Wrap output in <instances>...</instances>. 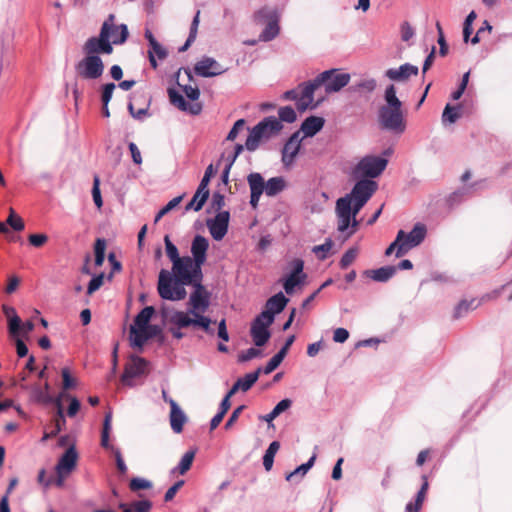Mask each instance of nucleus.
<instances>
[{
    "instance_id": "obj_1",
    "label": "nucleus",
    "mask_w": 512,
    "mask_h": 512,
    "mask_svg": "<svg viewBox=\"0 0 512 512\" xmlns=\"http://www.w3.org/2000/svg\"><path fill=\"white\" fill-rule=\"evenodd\" d=\"M391 153L392 151L387 149L383 155L367 154L361 157L351 169L350 175L358 181L350 193L336 201L335 213L339 232L348 231L347 236L355 233L358 226L356 216L377 191L378 184L373 179L384 172Z\"/></svg>"
},
{
    "instance_id": "obj_2",
    "label": "nucleus",
    "mask_w": 512,
    "mask_h": 512,
    "mask_svg": "<svg viewBox=\"0 0 512 512\" xmlns=\"http://www.w3.org/2000/svg\"><path fill=\"white\" fill-rule=\"evenodd\" d=\"M202 279V267L191 257L184 256L172 265V272L165 269L160 271L157 290L164 300L180 301L187 295L185 286H193L202 282Z\"/></svg>"
},
{
    "instance_id": "obj_3",
    "label": "nucleus",
    "mask_w": 512,
    "mask_h": 512,
    "mask_svg": "<svg viewBox=\"0 0 512 512\" xmlns=\"http://www.w3.org/2000/svg\"><path fill=\"white\" fill-rule=\"evenodd\" d=\"M193 292L189 297L188 311H174L173 321L179 326H192L201 328L206 333H213L211 329L212 320L204 313L210 306L211 293L200 283L193 285Z\"/></svg>"
},
{
    "instance_id": "obj_4",
    "label": "nucleus",
    "mask_w": 512,
    "mask_h": 512,
    "mask_svg": "<svg viewBox=\"0 0 512 512\" xmlns=\"http://www.w3.org/2000/svg\"><path fill=\"white\" fill-rule=\"evenodd\" d=\"M402 102L397 97L396 87L391 84L384 92V104L379 108L378 121L380 126L396 134H402L406 129V121Z\"/></svg>"
},
{
    "instance_id": "obj_5",
    "label": "nucleus",
    "mask_w": 512,
    "mask_h": 512,
    "mask_svg": "<svg viewBox=\"0 0 512 512\" xmlns=\"http://www.w3.org/2000/svg\"><path fill=\"white\" fill-rule=\"evenodd\" d=\"M283 128L282 123L274 116L266 117L250 131L245 147L248 151H255L262 140L278 134Z\"/></svg>"
},
{
    "instance_id": "obj_6",
    "label": "nucleus",
    "mask_w": 512,
    "mask_h": 512,
    "mask_svg": "<svg viewBox=\"0 0 512 512\" xmlns=\"http://www.w3.org/2000/svg\"><path fill=\"white\" fill-rule=\"evenodd\" d=\"M75 74L77 78L86 81L98 80L104 73V62L99 55L85 54L75 64Z\"/></svg>"
},
{
    "instance_id": "obj_7",
    "label": "nucleus",
    "mask_w": 512,
    "mask_h": 512,
    "mask_svg": "<svg viewBox=\"0 0 512 512\" xmlns=\"http://www.w3.org/2000/svg\"><path fill=\"white\" fill-rule=\"evenodd\" d=\"M155 310L152 306L142 309L135 317L134 324L130 327V341L133 347L142 348L147 341L146 330Z\"/></svg>"
},
{
    "instance_id": "obj_8",
    "label": "nucleus",
    "mask_w": 512,
    "mask_h": 512,
    "mask_svg": "<svg viewBox=\"0 0 512 512\" xmlns=\"http://www.w3.org/2000/svg\"><path fill=\"white\" fill-rule=\"evenodd\" d=\"M350 74L339 72L336 69L320 73L316 79L319 86H324L326 93H335L345 87L350 81Z\"/></svg>"
},
{
    "instance_id": "obj_9",
    "label": "nucleus",
    "mask_w": 512,
    "mask_h": 512,
    "mask_svg": "<svg viewBox=\"0 0 512 512\" xmlns=\"http://www.w3.org/2000/svg\"><path fill=\"white\" fill-rule=\"evenodd\" d=\"M273 324V318L266 313H260L252 322L250 334L254 344L258 347L265 345L270 339L269 327Z\"/></svg>"
},
{
    "instance_id": "obj_10",
    "label": "nucleus",
    "mask_w": 512,
    "mask_h": 512,
    "mask_svg": "<svg viewBox=\"0 0 512 512\" xmlns=\"http://www.w3.org/2000/svg\"><path fill=\"white\" fill-rule=\"evenodd\" d=\"M426 233V226L421 223H417L409 233L404 232L399 249L395 253L396 257L399 258L412 248L420 245L425 239Z\"/></svg>"
},
{
    "instance_id": "obj_11",
    "label": "nucleus",
    "mask_w": 512,
    "mask_h": 512,
    "mask_svg": "<svg viewBox=\"0 0 512 512\" xmlns=\"http://www.w3.org/2000/svg\"><path fill=\"white\" fill-rule=\"evenodd\" d=\"M106 27H101L99 36L90 37L83 46L84 54L99 55L106 54L110 55L113 52V46L111 42L107 40Z\"/></svg>"
},
{
    "instance_id": "obj_12",
    "label": "nucleus",
    "mask_w": 512,
    "mask_h": 512,
    "mask_svg": "<svg viewBox=\"0 0 512 512\" xmlns=\"http://www.w3.org/2000/svg\"><path fill=\"white\" fill-rule=\"evenodd\" d=\"M147 362L140 357L132 356L125 366L121 381L126 386H133L134 379L146 373Z\"/></svg>"
},
{
    "instance_id": "obj_13",
    "label": "nucleus",
    "mask_w": 512,
    "mask_h": 512,
    "mask_svg": "<svg viewBox=\"0 0 512 512\" xmlns=\"http://www.w3.org/2000/svg\"><path fill=\"white\" fill-rule=\"evenodd\" d=\"M114 20L115 16L110 14L102 25V27L107 28V40L111 42V46L123 44L128 38L127 25H115Z\"/></svg>"
},
{
    "instance_id": "obj_14",
    "label": "nucleus",
    "mask_w": 512,
    "mask_h": 512,
    "mask_svg": "<svg viewBox=\"0 0 512 512\" xmlns=\"http://www.w3.org/2000/svg\"><path fill=\"white\" fill-rule=\"evenodd\" d=\"M230 214L228 211H221L213 219L207 220V227L212 238L216 241L222 240L228 231Z\"/></svg>"
},
{
    "instance_id": "obj_15",
    "label": "nucleus",
    "mask_w": 512,
    "mask_h": 512,
    "mask_svg": "<svg viewBox=\"0 0 512 512\" xmlns=\"http://www.w3.org/2000/svg\"><path fill=\"white\" fill-rule=\"evenodd\" d=\"M293 270L286 277L283 283L284 290L287 294H292L298 285H303L306 280V274L303 273L304 262L301 259H295L292 262Z\"/></svg>"
},
{
    "instance_id": "obj_16",
    "label": "nucleus",
    "mask_w": 512,
    "mask_h": 512,
    "mask_svg": "<svg viewBox=\"0 0 512 512\" xmlns=\"http://www.w3.org/2000/svg\"><path fill=\"white\" fill-rule=\"evenodd\" d=\"M145 38L147 39L149 43V50H148V58L151 66L156 69L158 67L157 60H164L168 52L166 48L160 44L156 38L154 37L153 33L149 30H145Z\"/></svg>"
},
{
    "instance_id": "obj_17",
    "label": "nucleus",
    "mask_w": 512,
    "mask_h": 512,
    "mask_svg": "<svg viewBox=\"0 0 512 512\" xmlns=\"http://www.w3.org/2000/svg\"><path fill=\"white\" fill-rule=\"evenodd\" d=\"M303 137L300 136V132H295L288 139L282 150V162L286 167L291 166L300 150L301 142Z\"/></svg>"
},
{
    "instance_id": "obj_18",
    "label": "nucleus",
    "mask_w": 512,
    "mask_h": 512,
    "mask_svg": "<svg viewBox=\"0 0 512 512\" xmlns=\"http://www.w3.org/2000/svg\"><path fill=\"white\" fill-rule=\"evenodd\" d=\"M194 71L201 77H213L223 73L224 69L215 59L204 57L196 63Z\"/></svg>"
},
{
    "instance_id": "obj_19",
    "label": "nucleus",
    "mask_w": 512,
    "mask_h": 512,
    "mask_svg": "<svg viewBox=\"0 0 512 512\" xmlns=\"http://www.w3.org/2000/svg\"><path fill=\"white\" fill-rule=\"evenodd\" d=\"M78 458L79 455L75 445H71L59 458L55 471L71 474L77 466Z\"/></svg>"
},
{
    "instance_id": "obj_20",
    "label": "nucleus",
    "mask_w": 512,
    "mask_h": 512,
    "mask_svg": "<svg viewBox=\"0 0 512 512\" xmlns=\"http://www.w3.org/2000/svg\"><path fill=\"white\" fill-rule=\"evenodd\" d=\"M320 87L319 84H317V79L315 78L312 82L305 84L302 88L300 93L298 92L297 98V109L299 111H305L306 109L310 107H314V92L315 90Z\"/></svg>"
},
{
    "instance_id": "obj_21",
    "label": "nucleus",
    "mask_w": 512,
    "mask_h": 512,
    "mask_svg": "<svg viewBox=\"0 0 512 512\" xmlns=\"http://www.w3.org/2000/svg\"><path fill=\"white\" fill-rule=\"evenodd\" d=\"M418 74V67L409 63H405L398 68H390L386 70L385 76L391 81L404 82L411 76Z\"/></svg>"
},
{
    "instance_id": "obj_22",
    "label": "nucleus",
    "mask_w": 512,
    "mask_h": 512,
    "mask_svg": "<svg viewBox=\"0 0 512 512\" xmlns=\"http://www.w3.org/2000/svg\"><path fill=\"white\" fill-rule=\"evenodd\" d=\"M209 248L208 240L201 236L196 235L191 244L192 260L199 264L201 267L206 261L207 250Z\"/></svg>"
},
{
    "instance_id": "obj_23",
    "label": "nucleus",
    "mask_w": 512,
    "mask_h": 512,
    "mask_svg": "<svg viewBox=\"0 0 512 512\" xmlns=\"http://www.w3.org/2000/svg\"><path fill=\"white\" fill-rule=\"evenodd\" d=\"M170 425L175 433H181L184 424L187 422V416L179 407L175 400H170Z\"/></svg>"
},
{
    "instance_id": "obj_24",
    "label": "nucleus",
    "mask_w": 512,
    "mask_h": 512,
    "mask_svg": "<svg viewBox=\"0 0 512 512\" xmlns=\"http://www.w3.org/2000/svg\"><path fill=\"white\" fill-rule=\"evenodd\" d=\"M288 301V298H286L282 292H279L267 300L265 310L261 313H266L274 319L276 314L283 311Z\"/></svg>"
},
{
    "instance_id": "obj_25",
    "label": "nucleus",
    "mask_w": 512,
    "mask_h": 512,
    "mask_svg": "<svg viewBox=\"0 0 512 512\" xmlns=\"http://www.w3.org/2000/svg\"><path fill=\"white\" fill-rule=\"evenodd\" d=\"M324 125V120L321 117L310 116L301 125L300 136L312 137L318 133Z\"/></svg>"
},
{
    "instance_id": "obj_26",
    "label": "nucleus",
    "mask_w": 512,
    "mask_h": 512,
    "mask_svg": "<svg viewBox=\"0 0 512 512\" xmlns=\"http://www.w3.org/2000/svg\"><path fill=\"white\" fill-rule=\"evenodd\" d=\"M168 93L171 103L180 110L189 111L192 114H198L201 111L200 104H188L179 92L169 89Z\"/></svg>"
},
{
    "instance_id": "obj_27",
    "label": "nucleus",
    "mask_w": 512,
    "mask_h": 512,
    "mask_svg": "<svg viewBox=\"0 0 512 512\" xmlns=\"http://www.w3.org/2000/svg\"><path fill=\"white\" fill-rule=\"evenodd\" d=\"M3 313L8 318V328L10 334L16 336L20 333L21 319L16 313V310L7 305L2 306Z\"/></svg>"
},
{
    "instance_id": "obj_28",
    "label": "nucleus",
    "mask_w": 512,
    "mask_h": 512,
    "mask_svg": "<svg viewBox=\"0 0 512 512\" xmlns=\"http://www.w3.org/2000/svg\"><path fill=\"white\" fill-rule=\"evenodd\" d=\"M396 273L394 266H385L378 269L366 270L364 274L376 282H386Z\"/></svg>"
},
{
    "instance_id": "obj_29",
    "label": "nucleus",
    "mask_w": 512,
    "mask_h": 512,
    "mask_svg": "<svg viewBox=\"0 0 512 512\" xmlns=\"http://www.w3.org/2000/svg\"><path fill=\"white\" fill-rule=\"evenodd\" d=\"M286 187V183L283 177L270 178L265 185V193L267 196H275Z\"/></svg>"
},
{
    "instance_id": "obj_30",
    "label": "nucleus",
    "mask_w": 512,
    "mask_h": 512,
    "mask_svg": "<svg viewBox=\"0 0 512 512\" xmlns=\"http://www.w3.org/2000/svg\"><path fill=\"white\" fill-rule=\"evenodd\" d=\"M30 399L33 402L41 404L52 403L53 397L47 391H44L42 387L34 385L30 388Z\"/></svg>"
},
{
    "instance_id": "obj_31",
    "label": "nucleus",
    "mask_w": 512,
    "mask_h": 512,
    "mask_svg": "<svg viewBox=\"0 0 512 512\" xmlns=\"http://www.w3.org/2000/svg\"><path fill=\"white\" fill-rule=\"evenodd\" d=\"M209 197V192L201 191L197 188L193 198L191 201L186 205L185 209L188 210H194L199 211L204 206L206 200Z\"/></svg>"
},
{
    "instance_id": "obj_32",
    "label": "nucleus",
    "mask_w": 512,
    "mask_h": 512,
    "mask_svg": "<svg viewBox=\"0 0 512 512\" xmlns=\"http://www.w3.org/2000/svg\"><path fill=\"white\" fill-rule=\"evenodd\" d=\"M162 314L164 319L170 325L169 332L172 334V336L178 340L182 339L184 337V334L181 332V329L187 328L188 326H179L173 321L174 311L167 312L163 310Z\"/></svg>"
},
{
    "instance_id": "obj_33",
    "label": "nucleus",
    "mask_w": 512,
    "mask_h": 512,
    "mask_svg": "<svg viewBox=\"0 0 512 512\" xmlns=\"http://www.w3.org/2000/svg\"><path fill=\"white\" fill-rule=\"evenodd\" d=\"M279 34V26L277 20L271 19L262 33L259 36V40L267 42L274 39Z\"/></svg>"
},
{
    "instance_id": "obj_34",
    "label": "nucleus",
    "mask_w": 512,
    "mask_h": 512,
    "mask_svg": "<svg viewBox=\"0 0 512 512\" xmlns=\"http://www.w3.org/2000/svg\"><path fill=\"white\" fill-rule=\"evenodd\" d=\"M248 184L251 192H256L262 194L265 192L264 179L259 173H251L247 177Z\"/></svg>"
},
{
    "instance_id": "obj_35",
    "label": "nucleus",
    "mask_w": 512,
    "mask_h": 512,
    "mask_svg": "<svg viewBox=\"0 0 512 512\" xmlns=\"http://www.w3.org/2000/svg\"><path fill=\"white\" fill-rule=\"evenodd\" d=\"M279 448H280V444L277 441H273L272 443H270L269 447L267 448V450L264 454V457H263V466L266 471L271 470V468L273 466L275 454L277 453Z\"/></svg>"
},
{
    "instance_id": "obj_36",
    "label": "nucleus",
    "mask_w": 512,
    "mask_h": 512,
    "mask_svg": "<svg viewBox=\"0 0 512 512\" xmlns=\"http://www.w3.org/2000/svg\"><path fill=\"white\" fill-rule=\"evenodd\" d=\"M261 371L262 370L258 368L255 372L248 373L243 378H239L236 382L240 389L244 392L249 390L258 380Z\"/></svg>"
},
{
    "instance_id": "obj_37",
    "label": "nucleus",
    "mask_w": 512,
    "mask_h": 512,
    "mask_svg": "<svg viewBox=\"0 0 512 512\" xmlns=\"http://www.w3.org/2000/svg\"><path fill=\"white\" fill-rule=\"evenodd\" d=\"M195 457V451H187L181 458L178 466L173 469V472L178 471L179 474L183 475L185 474L190 468L193 463Z\"/></svg>"
},
{
    "instance_id": "obj_38",
    "label": "nucleus",
    "mask_w": 512,
    "mask_h": 512,
    "mask_svg": "<svg viewBox=\"0 0 512 512\" xmlns=\"http://www.w3.org/2000/svg\"><path fill=\"white\" fill-rule=\"evenodd\" d=\"M316 460V455H313L306 463L298 466L294 471L290 472L286 476L287 481H291L294 477H303L306 475V473L312 468L314 465V462Z\"/></svg>"
},
{
    "instance_id": "obj_39",
    "label": "nucleus",
    "mask_w": 512,
    "mask_h": 512,
    "mask_svg": "<svg viewBox=\"0 0 512 512\" xmlns=\"http://www.w3.org/2000/svg\"><path fill=\"white\" fill-rule=\"evenodd\" d=\"M332 247L333 241L330 238H327L323 244L314 246L312 248V252L317 256L318 259L324 260L327 258Z\"/></svg>"
},
{
    "instance_id": "obj_40",
    "label": "nucleus",
    "mask_w": 512,
    "mask_h": 512,
    "mask_svg": "<svg viewBox=\"0 0 512 512\" xmlns=\"http://www.w3.org/2000/svg\"><path fill=\"white\" fill-rule=\"evenodd\" d=\"M199 14L200 12L198 11L192 21L188 38L185 44L179 49L180 52H184L185 50H187L188 47L192 44V42H194V40L196 39L199 25Z\"/></svg>"
},
{
    "instance_id": "obj_41",
    "label": "nucleus",
    "mask_w": 512,
    "mask_h": 512,
    "mask_svg": "<svg viewBox=\"0 0 512 512\" xmlns=\"http://www.w3.org/2000/svg\"><path fill=\"white\" fill-rule=\"evenodd\" d=\"M106 242L104 239H97L94 246L95 265L102 266L105 259Z\"/></svg>"
},
{
    "instance_id": "obj_42",
    "label": "nucleus",
    "mask_w": 512,
    "mask_h": 512,
    "mask_svg": "<svg viewBox=\"0 0 512 512\" xmlns=\"http://www.w3.org/2000/svg\"><path fill=\"white\" fill-rule=\"evenodd\" d=\"M358 248L352 247L348 249L342 256L339 262V266L341 269L348 268L357 258L358 256Z\"/></svg>"
},
{
    "instance_id": "obj_43",
    "label": "nucleus",
    "mask_w": 512,
    "mask_h": 512,
    "mask_svg": "<svg viewBox=\"0 0 512 512\" xmlns=\"http://www.w3.org/2000/svg\"><path fill=\"white\" fill-rule=\"evenodd\" d=\"M164 242H165L166 254L169 257V259L171 260L172 265H174V263L181 260L182 257H180L177 247L171 242L169 236H167V235L165 236Z\"/></svg>"
},
{
    "instance_id": "obj_44",
    "label": "nucleus",
    "mask_w": 512,
    "mask_h": 512,
    "mask_svg": "<svg viewBox=\"0 0 512 512\" xmlns=\"http://www.w3.org/2000/svg\"><path fill=\"white\" fill-rule=\"evenodd\" d=\"M183 199V195L177 196L171 199L155 216V223H157L164 215L174 209L176 206L180 204Z\"/></svg>"
},
{
    "instance_id": "obj_45",
    "label": "nucleus",
    "mask_w": 512,
    "mask_h": 512,
    "mask_svg": "<svg viewBox=\"0 0 512 512\" xmlns=\"http://www.w3.org/2000/svg\"><path fill=\"white\" fill-rule=\"evenodd\" d=\"M92 197L96 207L100 209L103 206V200L100 191V179L97 175L93 178Z\"/></svg>"
},
{
    "instance_id": "obj_46",
    "label": "nucleus",
    "mask_w": 512,
    "mask_h": 512,
    "mask_svg": "<svg viewBox=\"0 0 512 512\" xmlns=\"http://www.w3.org/2000/svg\"><path fill=\"white\" fill-rule=\"evenodd\" d=\"M460 117L459 111L457 107H452L449 104L446 105L443 114L442 120L443 122L455 123L456 120Z\"/></svg>"
},
{
    "instance_id": "obj_47",
    "label": "nucleus",
    "mask_w": 512,
    "mask_h": 512,
    "mask_svg": "<svg viewBox=\"0 0 512 512\" xmlns=\"http://www.w3.org/2000/svg\"><path fill=\"white\" fill-rule=\"evenodd\" d=\"M279 121L282 123V121L287 123H292L296 120V113L294 109L290 106H285L279 109Z\"/></svg>"
},
{
    "instance_id": "obj_48",
    "label": "nucleus",
    "mask_w": 512,
    "mask_h": 512,
    "mask_svg": "<svg viewBox=\"0 0 512 512\" xmlns=\"http://www.w3.org/2000/svg\"><path fill=\"white\" fill-rule=\"evenodd\" d=\"M284 357L282 353L275 354L266 364L263 369L264 374L272 373L283 361Z\"/></svg>"
},
{
    "instance_id": "obj_49",
    "label": "nucleus",
    "mask_w": 512,
    "mask_h": 512,
    "mask_svg": "<svg viewBox=\"0 0 512 512\" xmlns=\"http://www.w3.org/2000/svg\"><path fill=\"white\" fill-rule=\"evenodd\" d=\"M129 486H130L131 490L138 491V490H141V489H149V488H151L152 487V483L149 480H147V479L136 477V478H133L130 481Z\"/></svg>"
},
{
    "instance_id": "obj_50",
    "label": "nucleus",
    "mask_w": 512,
    "mask_h": 512,
    "mask_svg": "<svg viewBox=\"0 0 512 512\" xmlns=\"http://www.w3.org/2000/svg\"><path fill=\"white\" fill-rule=\"evenodd\" d=\"M376 88V81L373 78L361 80L354 86L355 91L372 92Z\"/></svg>"
},
{
    "instance_id": "obj_51",
    "label": "nucleus",
    "mask_w": 512,
    "mask_h": 512,
    "mask_svg": "<svg viewBox=\"0 0 512 512\" xmlns=\"http://www.w3.org/2000/svg\"><path fill=\"white\" fill-rule=\"evenodd\" d=\"M214 173V167L212 164H210L205 170L204 176L198 186V189H200L201 191L209 192L208 185Z\"/></svg>"
},
{
    "instance_id": "obj_52",
    "label": "nucleus",
    "mask_w": 512,
    "mask_h": 512,
    "mask_svg": "<svg viewBox=\"0 0 512 512\" xmlns=\"http://www.w3.org/2000/svg\"><path fill=\"white\" fill-rule=\"evenodd\" d=\"M61 375L64 389H71L77 385V381L71 376L69 368L64 367L61 371Z\"/></svg>"
},
{
    "instance_id": "obj_53",
    "label": "nucleus",
    "mask_w": 512,
    "mask_h": 512,
    "mask_svg": "<svg viewBox=\"0 0 512 512\" xmlns=\"http://www.w3.org/2000/svg\"><path fill=\"white\" fill-rule=\"evenodd\" d=\"M474 300L468 302V301H462L460 302L455 310H454V317L455 318H460V317H463L470 309H472L473 307V304H474Z\"/></svg>"
},
{
    "instance_id": "obj_54",
    "label": "nucleus",
    "mask_w": 512,
    "mask_h": 512,
    "mask_svg": "<svg viewBox=\"0 0 512 512\" xmlns=\"http://www.w3.org/2000/svg\"><path fill=\"white\" fill-rule=\"evenodd\" d=\"M260 356H261V351L259 349L249 348L246 351H243L241 354H239L238 361L239 362H247L249 360H252V359L260 357Z\"/></svg>"
},
{
    "instance_id": "obj_55",
    "label": "nucleus",
    "mask_w": 512,
    "mask_h": 512,
    "mask_svg": "<svg viewBox=\"0 0 512 512\" xmlns=\"http://www.w3.org/2000/svg\"><path fill=\"white\" fill-rule=\"evenodd\" d=\"M103 280H104L103 274L94 276L88 284L87 293L89 295H91L95 291H97L103 285Z\"/></svg>"
},
{
    "instance_id": "obj_56",
    "label": "nucleus",
    "mask_w": 512,
    "mask_h": 512,
    "mask_svg": "<svg viewBox=\"0 0 512 512\" xmlns=\"http://www.w3.org/2000/svg\"><path fill=\"white\" fill-rule=\"evenodd\" d=\"M115 88H116V85L114 83H108L103 86L102 96H101L102 104H109V102L112 99L113 92H114Z\"/></svg>"
},
{
    "instance_id": "obj_57",
    "label": "nucleus",
    "mask_w": 512,
    "mask_h": 512,
    "mask_svg": "<svg viewBox=\"0 0 512 512\" xmlns=\"http://www.w3.org/2000/svg\"><path fill=\"white\" fill-rule=\"evenodd\" d=\"M6 223L15 231H22L25 228L24 221L20 216L8 217Z\"/></svg>"
},
{
    "instance_id": "obj_58",
    "label": "nucleus",
    "mask_w": 512,
    "mask_h": 512,
    "mask_svg": "<svg viewBox=\"0 0 512 512\" xmlns=\"http://www.w3.org/2000/svg\"><path fill=\"white\" fill-rule=\"evenodd\" d=\"M28 240L32 246L41 247L48 241V237L46 234H31Z\"/></svg>"
},
{
    "instance_id": "obj_59",
    "label": "nucleus",
    "mask_w": 512,
    "mask_h": 512,
    "mask_svg": "<svg viewBox=\"0 0 512 512\" xmlns=\"http://www.w3.org/2000/svg\"><path fill=\"white\" fill-rule=\"evenodd\" d=\"M244 124H245V121L243 119H239L237 120L233 127L231 128V130L229 131L228 135H227V140L228 141H233L236 139L239 131L244 127Z\"/></svg>"
},
{
    "instance_id": "obj_60",
    "label": "nucleus",
    "mask_w": 512,
    "mask_h": 512,
    "mask_svg": "<svg viewBox=\"0 0 512 512\" xmlns=\"http://www.w3.org/2000/svg\"><path fill=\"white\" fill-rule=\"evenodd\" d=\"M183 485H184V481H183V480H179V481H177L174 485H172V486H171V487L166 491L165 496H164V500H165L166 502L171 501V500L175 497V495H176L177 491H178V490H179Z\"/></svg>"
},
{
    "instance_id": "obj_61",
    "label": "nucleus",
    "mask_w": 512,
    "mask_h": 512,
    "mask_svg": "<svg viewBox=\"0 0 512 512\" xmlns=\"http://www.w3.org/2000/svg\"><path fill=\"white\" fill-rule=\"evenodd\" d=\"M152 503L149 500L136 501L132 504L135 512H150Z\"/></svg>"
},
{
    "instance_id": "obj_62",
    "label": "nucleus",
    "mask_w": 512,
    "mask_h": 512,
    "mask_svg": "<svg viewBox=\"0 0 512 512\" xmlns=\"http://www.w3.org/2000/svg\"><path fill=\"white\" fill-rule=\"evenodd\" d=\"M182 90L185 93L186 97L192 101H195L200 96V91L197 87H193L191 85L182 86Z\"/></svg>"
},
{
    "instance_id": "obj_63",
    "label": "nucleus",
    "mask_w": 512,
    "mask_h": 512,
    "mask_svg": "<svg viewBox=\"0 0 512 512\" xmlns=\"http://www.w3.org/2000/svg\"><path fill=\"white\" fill-rule=\"evenodd\" d=\"M67 398L70 400V404H69V407L67 410V415L69 417H74L80 409V406H81L80 402L77 398L72 397V396L67 395Z\"/></svg>"
},
{
    "instance_id": "obj_64",
    "label": "nucleus",
    "mask_w": 512,
    "mask_h": 512,
    "mask_svg": "<svg viewBox=\"0 0 512 512\" xmlns=\"http://www.w3.org/2000/svg\"><path fill=\"white\" fill-rule=\"evenodd\" d=\"M349 338V332L345 328H337L333 333V340L337 343H344Z\"/></svg>"
}]
</instances>
